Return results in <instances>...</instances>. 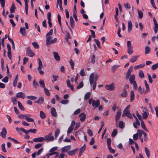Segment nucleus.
Wrapping results in <instances>:
<instances>
[{
  "label": "nucleus",
  "instance_id": "obj_1",
  "mask_svg": "<svg viewBox=\"0 0 158 158\" xmlns=\"http://www.w3.org/2000/svg\"><path fill=\"white\" fill-rule=\"evenodd\" d=\"M99 75L96 74L94 76L93 73H92L90 75L89 81L91 86H93V89H95L97 84V80L99 77Z\"/></svg>",
  "mask_w": 158,
  "mask_h": 158
},
{
  "label": "nucleus",
  "instance_id": "obj_2",
  "mask_svg": "<svg viewBox=\"0 0 158 158\" xmlns=\"http://www.w3.org/2000/svg\"><path fill=\"white\" fill-rule=\"evenodd\" d=\"M38 60L39 61V66L37 68V70L40 75H43L44 74V72L42 70L43 67L42 62L40 58L38 59Z\"/></svg>",
  "mask_w": 158,
  "mask_h": 158
},
{
  "label": "nucleus",
  "instance_id": "obj_3",
  "mask_svg": "<svg viewBox=\"0 0 158 158\" xmlns=\"http://www.w3.org/2000/svg\"><path fill=\"white\" fill-rule=\"evenodd\" d=\"M58 149L57 147H54L50 149V152L52 153H49L48 154L49 156H52L53 155L56 154V156H55V158L57 157L59 155V153L58 152H54V151Z\"/></svg>",
  "mask_w": 158,
  "mask_h": 158
},
{
  "label": "nucleus",
  "instance_id": "obj_4",
  "mask_svg": "<svg viewBox=\"0 0 158 158\" xmlns=\"http://www.w3.org/2000/svg\"><path fill=\"white\" fill-rule=\"evenodd\" d=\"M44 138H45L44 140L47 142L52 141L54 140V136H52V133H50L48 135L45 136Z\"/></svg>",
  "mask_w": 158,
  "mask_h": 158
},
{
  "label": "nucleus",
  "instance_id": "obj_5",
  "mask_svg": "<svg viewBox=\"0 0 158 158\" xmlns=\"http://www.w3.org/2000/svg\"><path fill=\"white\" fill-rule=\"evenodd\" d=\"M26 54L28 56L31 57H33L35 55V54L30 47H27V49Z\"/></svg>",
  "mask_w": 158,
  "mask_h": 158
},
{
  "label": "nucleus",
  "instance_id": "obj_6",
  "mask_svg": "<svg viewBox=\"0 0 158 158\" xmlns=\"http://www.w3.org/2000/svg\"><path fill=\"white\" fill-rule=\"evenodd\" d=\"M114 85V83H113L111 84L106 85H105V88L108 90L112 91L115 89Z\"/></svg>",
  "mask_w": 158,
  "mask_h": 158
},
{
  "label": "nucleus",
  "instance_id": "obj_7",
  "mask_svg": "<svg viewBox=\"0 0 158 158\" xmlns=\"http://www.w3.org/2000/svg\"><path fill=\"white\" fill-rule=\"evenodd\" d=\"M130 105H128L125 108L122 115V117H124L126 116V115L130 112L129 110V109L130 108Z\"/></svg>",
  "mask_w": 158,
  "mask_h": 158
},
{
  "label": "nucleus",
  "instance_id": "obj_8",
  "mask_svg": "<svg viewBox=\"0 0 158 158\" xmlns=\"http://www.w3.org/2000/svg\"><path fill=\"white\" fill-rule=\"evenodd\" d=\"M153 21L154 22V32L155 33H156L158 31V24L156 20V19L155 17L153 18Z\"/></svg>",
  "mask_w": 158,
  "mask_h": 158
},
{
  "label": "nucleus",
  "instance_id": "obj_9",
  "mask_svg": "<svg viewBox=\"0 0 158 158\" xmlns=\"http://www.w3.org/2000/svg\"><path fill=\"white\" fill-rule=\"evenodd\" d=\"M71 148V146L68 145L65 146V147L61 148V152H66L69 151Z\"/></svg>",
  "mask_w": 158,
  "mask_h": 158
},
{
  "label": "nucleus",
  "instance_id": "obj_10",
  "mask_svg": "<svg viewBox=\"0 0 158 158\" xmlns=\"http://www.w3.org/2000/svg\"><path fill=\"white\" fill-rule=\"evenodd\" d=\"M100 104V101L99 99L95 101L94 100L93 101V102L92 103V106L93 107H98Z\"/></svg>",
  "mask_w": 158,
  "mask_h": 158
},
{
  "label": "nucleus",
  "instance_id": "obj_11",
  "mask_svg": "<svg viewBox=\"0 0 158 158\" xmlns=\"http://www.w3.org/2000/svg\"><path fill=\"white\" fill-rule=\"evenodd\" d=\"M121 114V111L118 110L117 113L115 116V121L117 123L118 120H119Z\"/></svg>",
  "mask_w": 158,
  "mask_h": 158
},
{
  "label": "nucleus",
  "instance_id": "obj_12",
  "mask_svg": "<svg viewBox=\"0 0 158 158\" xmlns=\"http://www.w3.org/2000/svg\"><path fill=\"white\" fill-rule=\"evenodd\" d=\"M45 138L43 137H40L35 138L33 139V141L36 142H41L44 140Z\"/></svg>",
  "mask_w": 158,
  "mask_h": 158
},
{
  "label": "nucleus",
  "instance_id": "obj_13",
  "mask_svg": "<svg viewBox=\"0 0 158 158\" xmlns=\"http://www.w3.org/2000/svg\"><path fill=\"white\" fill-rule=\"evenodd\" d=\"M7 131L5 127H3L2 129V132L0 133V136L3 138H5L6 135Z\"/></svg>",
  "mask_w": 158,
  "mask_h": 158
},
{
  "label": "nucleus",
  "instance_id": "obj_14",
  "mask_svg": "<svg viewBox=\"0 0 158 158\" xmlns=\"http://www.w3.org/2000/svg\"><path fill=\"white\" fill-rule=\"evenodd\" d=\"M16 97L24 99L25 97V94L22 92H19L16 94Z\"/></svg>",
  "mask_w": 158,
  "mask_h": 158
},
{
  "label": "nucleus",
  "instance_id": "obj_15",
  "mask_svg": "<svg viewBox=\"0 0 158 158\" xmlns=\"http://www.w3.org/2000/svg\"><path fill=\"white\" fill-rule=\"evenodd\" d=\"M59 4V6L60 10L62 11L63 10V9L62 7V0H57L56 8H58V5Z\"/></svg>",
  "mask_w": 158,
  "mask_h": 158
},
{
  "label": "nucleus",
  "instance_id": "obj_16",
  "mask_svg": "<svg viewBox=\"0 0 158 158\" xmlns=\"http://www.w3.org/2000/svg\"><path fill=\"white\" fill-rule=\"evenodd\" d=\"M78 151V149L76 148L73 150L69 151L68 152V155L70 156H73Z\"/></svg>",
  "mask_w": 158,
  "mask_h": 158
},
{
  "label": "nucleus",
  "instance_id": "obj_17",
  "mask_svg": "<svg viewBox=\"0 0 158 158\" xmlns=\"http://www.w3.org/2000/svg\"><path fill=\"white\" fill-rule=\"evenodd\" d=\"M79 116L80 118V120L81 122L84 121L86 118V115L84 113H82L80 114Z\"/></svg>",
  "mask_w": 158,
  "mask_h": 158
},
{
  "label": "nucleus",
  "instance_id": "obj_18",
  "mask_svg": "<svg viewBox=\"0 0 158 158\" xmlns=\"http://www.w3.org/2000/svg\"><path fill=\"white\" fill-rule=\"evenodd\" d=\"M51 113L52 115L54 117H56L57 115L56 110L54 107H52L51 108Z\"/></svg>",
  "mask_w": 158,
  "mask_h": 158
},
{
  "label": "nucleus",
  "instance_id": "obj_19",
  "mask_svg": "<svg viewBox=\"0 0 158 158\" xmlns=\"http://www.w3.org/2000/svg\"><path fill=\"white\" fill-rule=\"evenodd\" d=\"M54 55L55 59L57 61H59L60 60V58L57 52H54L53 53Z\"/></svg>",
  "mask_w": 158,
  "mask_h": 158
},
{
  "label": "nucleus",
  "instance_id": "obj_20",
  "mask_svg": "<svg viewBox=\"0 0 158 158\" xmlns=\"http://www.w3.org/2000/svg\"><path fill=\"white\" fill-rule=\"evenodd\" d=\"M132 24L131 20L128 21V32H130L132 30Z\"/></svg>",
  "mask_w": 158,
  "mask_h": 158
},
{
  "label": "nucleus",
  "instance_id": "obj_21",
  "mask_svg": "<svg viewBox=\"0 0 158 158\" xmlns=\"http://www.w3.org/2000/svg\"><path fill=\"white\" fill-rule=\"evenodd\" d=\"M52 40V37L51 36H48L46 40V44L47 46L49 45L51 43V41Z\"/></svg>",
  "mask_w": 158,
  "mask_h": 158
},
{
  "label": "nucleus",
  "instance_id": "obj_22",
  "mask_svg": "<svg viewBox=\"0 0 158 158\" xmlns=\"http://www.w3.org/2000/svg\"><path fill=\"white\" fill-rule=\"evenodd\" d=\"M20 32L23 36H25L26 34V30L24 27H21Z\"/></svg>",
  "mask_w": 158,
  "mask_h": 158
},
{
  "label": "nucleus",
  "instance_id": "obj_23",
  "mask_svg": "<svg viewBox=\"0 0 158 158\" xmlns=\"http://www.w3.org/2000/svg\"><path fill=\"white\" fill-rule=\"evenodd\" d=\"M139 57V56H133L130 59L129 61L131 63H134L136 60L137 58Z\"/></svg>",
  "mask_w": 158,
  "mask_h": 158
},
{
  "label": "nucleus",
  "instance_id": "obj_24",
  "mask_svg": "<svg viewBox=\"0 0 158 158\" xmlns=\"http://www.w3.org/2000/svg\"><path fill=\"white\" fill-rule=\"evenodd\" d=\"M44 101V98L42 97H40L39 98L38 100H35L34 101L35 103H38L39 104H42Z\"/></svg>",
  "mask_w": 158,
  "mask_h": 158
},
{
  "label": "nucleus",
  "instance_id": "obj_25",
  "mask_svg": "<svg viewBox=\"0 0 158 158\" xmlns=\"http://www.w3.org/2000/svg\"><path fill=\"white\" fill-rule=\"evenodd\" d=\"M27 116H31V115L29 114H20L18 116V117L20 119H25Z\"/></svg>",
  "mask_w": 158,
  "mask_h": 158
},
{
  "label": "nucleus",
  "instance_id": "obj_26",
  "mask_svg": "<svg viewBox=\"0 0 158 158\" xmlns=\"http://www.w3.org/2000/svg\"><path fill=\"white\" fill-rule=\"evenodd\" d=\"M115 14L114 15V18L115 20H116L117 22H118V8L117 7H116L115 8Z\"/></svg>",
  "mask_w": 158,
  "mask_h": 158
},
{
  "label": "nucleus",
  "instance_id": "obj_27",
  "mask_svg": "<svg viewBox=\"0 0 158 158\" xmlns=\"http://www.w3.org/2000/svg\"><path fill=\"white\" fill-rule=\"evenodd\" d=\"M144 50L145 53L146 54H149L151 51V49L148 46H147L145 47Z\"/></svg>",
  "mask_w": 158,
  "mask_h": 158
},
{
  "label": "nucleus",
  "instance_id": "obj_28",
  "mask_svg": "<svg viewBox=\"0 0 158 158\" xmlns=\"http://www.w3.org/2000/svg\"><path fill=\"white\" fill-rule=\"evenodd\" d=\"M145 152L146 155L147 156L148 158H150V152L148 148L145 147L144 148Z\"/></svg>",
  "mask_w": 158,
  "mask_h": 158
},
{
  "label": "nucleus",
  "instance_id": "obj_29",
  "mask_svg": "<svg viewBox=\"0 0 158 158\" xmlns=\"http://www.w3.org/2000/svg\"><path fill=\"white\" fill-rule=\"evenodd\" d=\"M134 91L133 90H131V91L130 94V101L131 102H132L133 100L134 99Z\"/></svg>",
  "mask_w": 158,
  "mask_h": 158
},
{
  "label": "nucleus",
  "instance_id": "obj_30",
  "mask_svg": "<svg viewBox=\"0 0 158 158\" xmlns=\"http://www.w3.org/2000/svg\"><path fill=\"white\" fill-rule=\"evenodd\" d=\"M70 22L71 26L73 28L74 27L75 23L73 19L72 16H71L70 17Z\"/></svg>",
  "mask_w": 158,
  "mask_h": 158
},
{
  "label": "nucleus",
  "instance_id": "obj_31",
  "mask_svg": "<svg viewBox=\"0 0 158 158\" xmlns=\"http://www.w3.org/2000/svg\"><path fill=\"white\" fill-rule=\"evenodd\" d=\"M145 65V64L144 63L141 64L139 65H138L136 66H135L134 68L136 70L140 68L143 67Z\"/></svg>",
  "mask_w": 158,
  "mask_h": 158
},
{
  "label": "nucleus",
  "instance_id": "obj_32",
  "mask_svg": "<svg viewBox=\"0 0 158 158\" xmlns=\"http://www.w3.org/2000/svg\"><path fill=\"white\" fill-rule=\"evenodd\" d=\"M119 127L121 129H123L124 127V123L122 121H120L118 123Z\"/></svg>",
  "mask_w": 158,
  "mask_h": 158
},
{
  "label": "nucleus",
  "instance_id": "obj_33",
  "mask_svg": "<svg viewBox=\"0 0 158 158\" xmlns=\"http://www.w3.org/2000/svg\"><path fill=\"white\" fill-rule=\"evenodd\" d=\"M127 95V91L126 90H123V93L121 94V96L123 98L126 97Z\"/></svg>",
  "mask_w": 158,
  "mask_h": 158
},
{
  "label": "nucleus",
  "instance_id": "obj_34",
  "mask_svg": "<svg viewBox=\"0 0 158 158\" xmlns=\"http://www.w3.org/2000/svg\"><path fill=\"white\" fill-rule=\"evenodd\" d=\"M139 77L141 78H143L144 77V75L143 72L141 70H140L139 72Z\"/></svg>",
  "mask_w": 158,
  "mask_h": 158
},
{
  "label": "nucleus",
  "instance_id": "obj_35",
  "mask_svg": "<svg viewBox=\"0 0 158 158\" xmlns=\"http://www.w3.org/2000/svg\"><path fill=\"white\" fill-rule=\"evenodd\" d=\"M40 118L42 119H44L46 118V115L42 111H40Z\"/></svg>",
  "mask_w": 158,
  "mask_h": 158
},
{
  "label": "nucleus",
  "instance_id": "obj_36",
  "mask_svg": "<svg viewBox=\"0 0 158 158\" xmlns=\"http://www.w3.org/2000/svg\"><path fill=\"white\" fill-rule=\"evenodd\" d=\"M133 47H130V48H128L127 49V52L128 53L129 55L131 54L133 52Z\"/></svg>",
  "mask_w": 158,
  "mask_h": 158
},
{
  "label": "nucleus",
  "instance_id": "obj_37",
  "mask_svg": "<svg viewBox=\"0 0 158 158\" xmlns=\"http://www.w3.org/2000/svg\"><path fill=\"white\" fill-rule=\"evenodd\" d=\"M18 75H17L16 76V77L13 83V85L14 87L16 86L17 85V81H18Z\"/></svg>",
  "mask_w": 158,
  "mask_h": 158
},
{
  "label": "nucleus",
  "instance_id": "obj_38",
  "mask_svg": "<svg viewBox=\"0 0 158 158\" xmlns=\"http://www.w3.org/2000/svg\"><path fill=\"white\" fill-rule=\"evenodd\" d=\"M18 104L19 107V108L21 110H24V107L23 106L22 103L18 101Z\"/></svg>",
  "mask_w": 158,
  "mask_h": 158
},
{
  "label": "nucleus",
  "instance_id": "obj_39",
  "mask_svg": "<svg viewBox=\"0 0 158 158\" xmlns=\"http://www.w3.org/2000/svg\"><path fill=\"white\" fill-rule=\"evenodd\" d=\"M15 8H16L15 6V5H14V3H13L12 4V5L10 7V12L11 13H14L15 10Z\"/></svg>",
  "mask_w": 158,
  "mask_h": 158
},
{
  "label": "nucleus",
  "instance_id": "obj_40",
  "mask_svg": "<svg viewBox=\"0 0 158 158\" xmlns=\"http://www.w3.org/2000/svg\"><path fill=\"white\" fill-rule=\"evenodd\" d=\"M91 95V94L89 92H87L85 95L84 99L86 100L89 98Z\"/></svg>",
  "mask_w": 158,
  "mask_h": 158
},
{
  "label": "nucleus",
  "instance_id": "obj_41",
  "mask_svg": "<svg viewBox=\"0 0 158 158\" xmlns=\"http://www.w3.org/2000/svg\"><path fill=\"white\" fill-rule=\"evenodd\" d=\"M137 10L138 14V16L139 18L140 19H142L143 17V12L141 11H140L138 9Z\"/></svg>",
  "mask_w": 158,
  "mask_h": 158
},
{
  "label": "nucleus",
  "instance_id": "obj_42",
  "mask_svg": "<svg viewBox=\"0 0 158 158\" xmlns=\"http://www.w3.org/2000/svg\"><path fill=\"white\" fill-rule=\"evenodd\" d=\"M135 78V75L134 74L131 75V76H130V77L129 78V80L130 81V82L131 83V82H132L135 81H134Z\"/></svg>",
  "mask_w": 158,
  "mask_h": 158
},
{
  "label": "nucleus",
  "instance_id": "obj_43",
  "mask_svg": "<svg viewBox=\"0 0 158 158\" xmlns=\"http://www.w3.org/2000/svg\"><path fill=\"white\" fill-rule=\"evenodd\" d=\"M131 84L133 85V87L134 90L137 89V85L135 81L130 83Z\"/></svg>",
  "mask_w": 158,
  "mask_h": 158
},
{
  "label": "nucleus",
  "instance_id": "obj_44",
  "mask_svg": "<svg viewBox=\"0 0 158 158\" xmlns=\"http://www.w3.org/2000/svg\"><path fill=\"white\" fill-rule=\"evenodd\" d=\"M31 116H27L26 118V120L28 122H34V120L32 118H30L29 117Z\"/></svg>",
  "mask_w": 158,
  "mask_h": 158
},
{
  "label": "nucleus",
  "instance_id": "obj_45",
  "mask_svg": "<svg viewBox=\"0 0 158 158\" xmlns=\"http://www.w3.org/2000/svg\"><path fill=\"white\" fill-rule=\"evenodd\" d=\"M60 132V130L58 128H57L55 131V136L56 138Z\"/></svg>",
  "mask_w": 158,
  "mask_h": 158
},
{
  "label": "nucleus",
  "instance_id": "obj_46",
  "mask_svg": "<svg viewBox=\"0 0 158 158\" xmlns=\"http://www.w3.org/2000/svg\"><path fill=\"white\" fill-rule=\"evenodd\" d=\"M27 98L30 99L32 100H34L36 99L37 98V97H35L33 96H28L27 97Z\"/></svg>",
  "mask_w": 158,
  "mask_h": 158
},
{
  "label": "nucleus",
  "instance_id": "obj_47",
  "mask_svg": "<svg viewBox=\"0 0 158 158\" xmlns=\"http://www.w3.org/2000/svg\"><path fill=\"white\" fill-rule=\"evenodd\" d=\"M106 142L107 145V146L108 147H110L111 146V140L110 138H108L106 139Z\"/></svg>",
  "mask_w": 158,
  "mask_h": 158
},
{
  "label": "nucleus",
  "instance_id": "obj_48",
  "mask_svg": "<svg viewBox=\"0 0 158 158\" xmlns=\"http://www.w3.org/2000/svg\"><path fill=\"white\" fill-rule=\"evenodd\" d=\"M117 130L116 129L114 130L112 133L111 136L113 137L115 136L117 133Z\"/></svg>",
  "mask_w": 158,
  "mask_h": 158
},
{
  "label": "nucleus",
  "instance_id": "obj_49",
  "mask_svg": "<svg viewBox=\"0 0 158 158\" xmlns=\"http://www.w3.org/2000/svg\"><path fill=\"white\" fill-rule=\"evenodd\" d=\"M133 67L132 66H131L128 69L127 72V74H131V72L133 71Z\"/></svg>",
  "mask_w": 158,
  "mask_h": 158
},
{
  "label": "nucleus",
  "instance_id": "obj_50",
  "mask_svg": "<svg viewBox=\"0 0 158 158\" xmlns=\"http://www.w3.org/2000/svg\"><path fill=\"white\" fill-rule=\"evenodd\" d=\"M42 146V144L41 143H38L35 145L34 148L35 149H38L41 147Z\"/></svg>",
  "mask_w": 158,
  "mask_h": 158
},
{
  "label": "nucleus",
  "instance_id": "obj_51",
  "mask_svg": "<svg viewBox=\"0 0 158 158\" xmlns=\"http://www.w3.org/2000/svg\"><path fill=\"white\" fill-rule=\"evenodd\" d=\"M44 89L45 93L48 96H49L50 94H49V92L48 90L45 87H44Z\"/></svg>",
  "mask_w": 158,
  "mask_h": 158
},
{
  "label": "nucleus",
  "instance_id": "obj_52",
  "mask_svg": "<svg viewBox=\"0 0 158 158\" xmlns=\"http://www.w3.org/2000/svg\"><path fill=\"white\" fill-rule=\"evenodd\" d=\"M119 66V65H115L112 67V70L113 72H114L115 70Z\"/></svg>",
  "mask_w": 158,
  "mask_h": 158
},
{
  "label": "nucleus",
  "instance_id": "obj_53",
  "mask_svg": "<svg viewBox=\"0 0 158 158\" xmlns=\"http://www.w3.org/2000/svg\"><path fill=\"white\" fill-rule=\"evenodd\" d=\"M138 91L140 92V94H142L143 93L144 91V89H143L141 86H139L138 88Z\"/></svg>",
  "mask_w": 158,
  "mask_h": 158
},
{
  "label": "nucleus",
  "instance_id": "obj_54",
  "mask_svg": "<svg viewBox=\"0 0 158 158\" xmlns=\"http://www.w3.org/2000/svg\"><path fill=\"white\" fill-rule=\"evenodd\" d=\"M69 64L71 66L72 69H74V63L72 60H69Z\"/></svg>",
  "mask_w": 158,
  "mask_h": 158
},
{
  "label": "nucleus",
  "instance_id": "obj_55",
  "mask_svg": "<svg viewBox=\"0 0 158 158\" xmlns=\"http://www.w3.org/2000/svg\"><path fill=\"white\" fill-rule=\"evenodd\" d=\"M39 84L41 86V87H43V88L44 87H45L44 81L43 80H40L39 81Z\"/></svg>",
  "mask_w": 158,
  "mask_h": 158
},
{
  "label": "nucleus",
  "instance_id": "obj_56",
  "mask_svg": "<svg viewBox=\"0 0 158 158\" xmlns=\"http://www.w3.org/2000/svg\"><path fill=\"white\" fill-rule=\"evenodd\" d=\"M32 44L35 48L38 49L39 48V45L36 42L32 43Z\"/></svg>",
  "mask_w": 158,
  "mask_h": 158
},
{
  "label": "nucleus",
  "instance_id": "obj_57",
  "mask_svg": "<svg viewBox=\"0 0 158 158\" xmlns=\"http://www.w3.org/2000/svg\"><path fill=\"white\" fill-rule=\"evenodd\" d=\"M2 149L3 152H6L7 151L6 149L5 148V143H3L1 145Z\"/></svg>",
  "mask_w": 158,
  "mask_h": 158
},
{
  "label": "nucleus",
  "instance_id": "obj_58",
  "mask_svg": "<svg viewBox=\"0 0 158 158\" xmlns=\"http://www.w3.org/2000/svg\"><path fill=\"white\" fill-rule=\"evenodd\" d=\"M0 2L2 7L4 8L5 4V0H0Z\"/></svg>",
  "mask_w": 158,
  "mask_h": 158
},
{
  "label": "nucleus",
  "instance_id": "obj_59",
  "mask_svg": "<svg viewBox=\"0 0 158 158\" xmlns=\"http://www.w3.org/2000/svg\"><path fill=\"white\" fill-rule=\"evenodd\" d=\"M94 40L97 46L99 48H101L100 44V42L97 39H94Z\"/></svg>",
  "mask_w": 158,
  "mask_h": 158
},
{
  "label": "nucleus",
  "instance_id": "obj_60",
  "mask_svg": "<svg viewBox=\"0 0 158 158\" xmlns=\"http://www.w3.org/2000/svg\"><path fill=\"white\" fill-rule=\"evenodd\" d=\"M33 86L34 87L36 88V86H38L39 84L38 82H37L34 79L33 82Z\"/></svg>",
  "mask_w": 158,
  "mask_h": 158
},
{
  "label": "nucleus",
  "instance_id": "obj_61",
  "mask_svg": "<svg viewBox=\"0 0 158 158\" xmlns=\"http://www.w3.org/2000/svg\"><path fill=\"white\" fill-rule=\"evenodd\" d=\"M158 68V65L157 64H153L152 67V70H154Z\"/></svg>",
  "mask_w": 158,
  "mask_h": 158
},
{
  "label": "nucleus",
  "instance_id": "obj_62",
  "mask_svg": "<svg viewBox=\"0 0 158 158\" xmlns=\"http://www.w3.org/2000/svg\"><path fill=\"white\" fill-rule=\"evenodd\" d=\"M86 148V145L85 144H84V145L80 149V151L82 152H83L84 150H85Z\"/></svg>",
  "mask_w": 158,
  "mask_h": 158
},
{
  "label": "nucleus",
  "instance_id": "obj_63",
  "mask_svg": "<svg viewBox=\"0 0 158 158\" xmlns=\"http://www.w3.org/2000/svg\"><path fill=\"white\" fill-rule=\"evenodd\" d=\"M69 102V101L67 100H63L61 101L60 102L63 104H66Z\"/></svg>",
  "mask_w": 158,
  "mask_h": 158
},
{
  "label": "nucleus",
  "instance_id": "obj_64",
  "mask_svg": "<svg viewBox=\"0 0 158 158\" xmlns=\"http://www.w3.org/2000/svg\"><path fill=\"white\" fill-rule=\"evenodd\" d=\"M139 135L138 133H136L133 135V139L135 140H137L138 138Z\"/></svg>",
  "mask_w": 158,
  "mask_h": 158
}]
</instances>
